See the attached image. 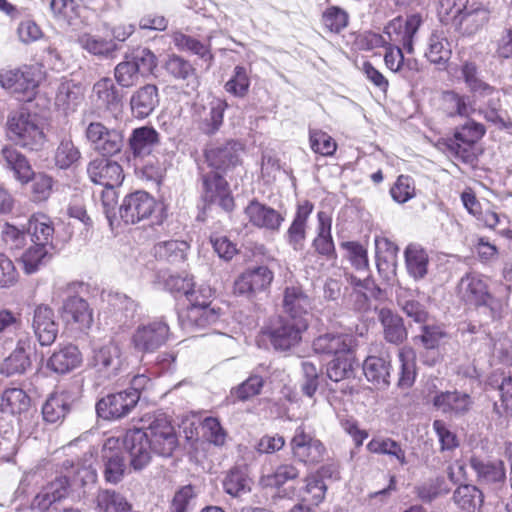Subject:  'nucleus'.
Here are the masks:
<instances>
[{
    "label": "nucleus",
    "instance_id": "obj_28",
    "mask_svg": "<svg viewBox=\"0 0 512 512\" xmlns=\"http://www.w3.org/2000/svg\"><path fill=\"white\" fill-rule=\"evenodd\" d=\"M313 209L314 205L307 200L297 205L293 221L286 232L287 243L294 251H301L304 248L307 221Z\"/></svg>",
    "mask_w": 512,
    "mask_h": 512
},
{
    "label": "nucleus",
    "instance_id": "obj_32",
    "mask_svg": "<svg viewBox=\"0 0 512 512\" xmlns=\"http://www.w3.org/2000/svg\"><path fill=\"white\" fill-rule=\"evenodd\" d=\"M69 486V480L66 476H57L34 497L32 507L40 511L47 510L53 503L67 496Z\"/></svg>",
    "mask_w": 512,
    "mask_h": 512
},
{
    "label": "nucleus",
    "instance_id": "obj_20",
    "mask_svg": "<svg viewBox=\"0 0 512 512\" xmlns=\"http://www.w3.org/2000/svg\"><path fill=\"white\" fill-rule=\"evenodd\" d=\"M87 174L90 180L104 187H117L124 180L123 169L115 161L96 158L88 163Z\"/></svg>",
    "mask_w": 512,
    "mask_h": 512
},
{
    "label": "nucleus",
    "instance_id": "obj_53",
    "mask_svg": "<svg viewBox=\"0 0 512 512\" xmlns=\"http://www.w3.org/2000/svg\"><path fill=\"white\" fill-rule=\"evenodd\" d=\"M173 41L179 50L190 51L204 60L212 59L209 45L202 43L189 35L177 32L173 36Z\"/></svg>",
    "mask_w": 512,
    "mask_h": 512
},
{
    "label": "nucleus",
    "instance_id": "obj_27",
    "mask_svg": "<svg viewBox=\"0 0 512 512\" xmlns=\"http://www.w3.org/2000/svg\"><path fill=\"white\" fill-rule=\"evenodd\" d=\"M21 333H29L23 328L21 314L8 308L0 309V354L11 350Z\"/></svg>",
    "mask_w": 512,
    "mask_h": 512
},
{
    "label": "nucleus",
    "instance_id": "obj_47",
    "mask_svg": "<svg viewBox=\"0 0 512 512\" xmlns=\"http://www.w3.org/2000/svg\"><path fill=\"white\" fill-rule=\"evenodd\" d=\"M363 373L369 382L389 384V364L383 358L367 357L363 364Z\"/></svg>",
    "mask_w": 512,
    "mask_h": 512
},
{
    "label": "nucleus",
    "instance_id": "obj_64",
    "mask_svg": "<svg viewBox=\"0 0 512 512\" xmlns=\"http://www.w3.org/2000/svg\"><path fill=\"white\" fill-rule=\"evenodd\" d=\"M414 351L411 347H403L399 351L401 373L398 384H413L416 378Z\"/></svg>",
    "mask_w": 512,
    "mask_h": 512
},
{
    "label": "nucleus",
    "instance_id": "obj_3",
    "mask_svg": "<svg viewBox=\"0 0 512 512\" xmlns=\"http://www.w3.org/2000/svg\"><path fill=\"white\" fill-rule=\"evenodd\" d=\"M308 327V324H303L301 321L277 316L270 320L264 328L263 334L269 339L275 350L288 351L301 343L303 333Z\"/></svg>",
    "mask_w": 512,
    "mask_h": 512
},
{
    "label": "nucleus",
    "instance_id": "obj_7",
    "mask_svg": "<svg viewBox=\"0 0 512 512\" xmlns=\"http://www.w3.org/2000/svg\"><path fill=\"white\" fill-rule=\"evenodd\" d=\"M140 398L138 389L133 386L115 394H110L96 404L99 417L112 420L126 416L135 407Z\"/></svg>",
    "mask_w": 512,
    "mask_h": 512
},
{
    "label": "nucleus",
    "instance_id": "obj_61",
    "mask_svg": "<svg viewBox=\"0 0 512 512\" xmlns=\"http://www.w3.org/2000/svg\"><path fill=\"white\" fill-rule=\"evenodd\" d=\"M433 430L438 438L441 452L454 451L459 447L460 442L457 435L450 430L443 420H434Z\"/></svg>",
    "mask_w": 512,
    "mask_h": 512
},
{
    "label": "nucleus",
    "instance_id": "obj_46",
    "mask_svg": "<svg viewBox=\"0 0 512 512\" xmlns=\"http://www.w3.org/2000/svg\"><path fill=\"white\" fill-rule=\"evenodd\" d=\"M455 503L467 512H474L483 502L482 492L473 485L458 487L453 495Z\"/></svg>",
    "mask_w": 512,
    "mask_h": 512
},
{
    "label": "nucleus",
    "instance_id": "obj_2",
    "mask_svg": "<svg viewBox=\"0 0 512 512\" xmlns=\"http://www.w3.org/2000/svg\"><path fill=\"white\" fill-rule=\"evenodd\" d=\"M8 135L16 144L30 150H39L46 137L36 114L21 109L12 112L7 120Z\"/></svg>",
    "mask_w": 512,
    "mask_h": 512
},
{
    "label": "nucleus",
    "instance_id": "obj_24",
    "mask_svg": "<svg viewBox=\"0 0 512 512\" xmlns=\"http://www.w3.org/2000/svg\"><path fill=\"white\" fill-rule=\"evenodd\" d=\"M227 103L221 99H213L207 105H195V117L199 129L208 135L216 133L223 123Z\"/></svg>",
    "mask_w": 512,
    "mask_h": 512
},
{
    "label": "nucleus",
    "instance_id": "obj_5",
    "mask_svg": "<svg viewBox=\"0 0 512 512\" xmlns=\"http://www.w3.org/2000/svg\"><path fill=\"white\" fill-rule=\"evenodd\" d=\"M13 350L0 365V372L7 376L23 374L32 364L36 354V342L30 333H21L14 342Z\"/></svg>",
    "mask_w": 512,
    "mask_h": 512
},
{
    "label": "nucleus",
    "instance_id": "obj_11",
    "mask_svg": "<svg viewBox=\"0 0 512 512\" xmlns=\"http://www.w3.org/2000/svg\"><path fill=\"white\" fill-rule=\"evenodd\" d=\"M156 200L145 191H136L122 201L119 208L121 219L126 224H136L148 219L155 211Z\"/></svg>",
    "mask_w": 512,
    "mask_h": 512
},
{
    "label": "nucleus",
    "instance_id": "obj_45",
    "mask_svg": "<svg viewBox=\"0 0 512 512\" xmlns=\"http://www.w3.org/2000/svg\"><path fill=\"white\" fill-rule=\"evenodd\" d=\"M93 94L96 96L99 106L106 109H113L121 101L118 90L109 78L97 81L93 86Z\"/></svg>",
    "mask_w": 512,
    "mask_h": 512
},
{
    "label": "nucleus",
    "instance_id": "obj_40",
    "mask_svg": "<svg viewBox=\"0 0 512 512\" xmlns=\"http://www.w3.org/2000/svg\"><path fill=\"white\" fill-rule=\"evenodd\" d=\"M433 404L443 413L461 414L468 411L471 400L468 394L455 390L435 396Z\"/></svg>",
    "mask_w": 512,
    "mask_h": 512
},
{
    "label": "nucleus",
    "instance_id": "obj_56",
    "mask_svg": "<svg viewBox=\"0 0 512 512\" xmlns=\"http://www.w3.org/2000/svg\"><path fill=\"white\" fill-rule=\"evenodd\" d=\"M251 480L240 469H232L226 476L223 486L226 493L231 496H239L250 491Z\"/></svg>",
    "mask_w": 512,
    "mask_h": 512
},
{
    "label": "nucleus",
    "instance_id": "obj_43",
    "mask_svg": "<svg viewBox=\"0 0 512 512\" xmlns=\"http://www.w3.org/2000/svg\"><path fill=\"white\" fill-rule=\"evenodd\" d=\"M28 232L34 244L49 246L52 243L54 228L44 214L33 215L28 222Z\"/></svg>",
    "mask_w": 512,
    "mask_h": 512
},
{
    "label": "nucleus",
    "instance_id": "obj_6",
    "mask_svg": "<svg viewBox=\"0 0 512 512\" xmlns=\"http://www.w3.org/2000/svg\"><path fill=\"white\" fill-rule=\"evenodd\" d=\"M169 336L168 324L162 320H155L138 326L132 334L131 343L138 352L152 353L162 347Z\"/></svg>",
    "mask_w": 512,
    "mask_h": 512
},
{
    "label": "nucleus",
    "instance_id": "obj_31",
    "mask_svg": "<svg viewBox=\"0 0 512 512\" xmlns=\"http://www.w3.org/2000/svg\"><path fill=\"white\" fill-rule=\"evenodd\" d=\"M82 362V355L79 349L73 344L60 346L47 360V368L56 374L64 375Z\"/></svg>",
    "mask_w": 512,
    "mask_h": 512
},
{
    "label": "nucleus",
    "instance_id": "obj_57",
    "mask_svg": "<svg viewBox=\"0 0 512 512\" xmlns=\"http://www.w3.org/2000/svg\"><path fill=\"white\" fill-rule=\"evenodd\" d=\"M68 410V403L62 395L52 394L42 408V414L45 421L55 423L64 418Z\"/></svg>",
    "mask_w": 512,
    "mask_h": 512
},
{
    "label": "nucleus",
    "instance_id": "obj_30",
    "mask_svg": "<svg viewBox=\"0 0 512 512\" xmlns=\"http://www.w3.org/2000/svg\"><path fill=\"white\" fill-rule=\"evenodd\" d=\"M159 143V133L151 126H142L132 131L128 139V148L134 158H144L150 155Z\"/></svg>",
    "mask_w": 512,
    "mask_h": 512
},
{
    "label": "nucleus",
    "instance_id": "obj_55",
    "mask_svg": "<svg viewBox=\"0 0 512 512\" xmlns=\"http://www.w3.org/2000/svg\"><path fill=\"white\" fill-rule=\"evenodd\" d=\"M80 158L81 153L72 140L68 138L62 139L55 152L56 165L61 169H67Z\"/></svg>",
    "mask_w": 512,
    "mask_h": 512
},
{
    "label": "nucleus",
    "instance_id": "obj_34",
    "mask_svg": "<svg viewBox=\"0 0 512 512\" xmlns=\"http://www.w3.org/2000/svg\"><path fill=\"white\" fill-rule=\"evenodd\" d=\"M470 466L482 483H502L506 479L505 466L501 460H488L474 456L470 459Z\"/></svg>",
    "mask_w": 512,
    "mask_h": 512
},
{
    "label": "nucleus",
    "instance_id": "obj_41",
    "mask_svg": "<svg viewBox=\"0 0 512 512\" xmlns=\"http://www.w3.org/2000/svg\"><path fill=\"white\" fill-rule=\"evenodd\" d=\"M189 244L182 240H168L154 246V255L159 260L177 264L185 261Z\"/></svg>",
    "mask_w": 512,
    "mask_h": 512
},
{
    "label": "nucleus",
    "instance_id": "obj_13",
    "mask_svg": "<svg viewBox=\"0 0 512 512\" xmlns=\"http://www.w3.org/2000/svg\"><path fill=\"white\" fill-rule=\"evenodd\" d=\"M31 328L40 346H51L59 333V322L54 310L45 304L36 306L31 319Z\"/></svg>",
    "mask_w": 512,
    "mask_h": 512
},
{
    "label": "nucleus",
    "instance_id": "obj_17",
    "mask_svg": "<svg viewBox=\"0 0 512 512\" xmlns=\"http://www.w3.org/2000/svg\"><path fill=\"white\" fill-rule=\"evenodd\" d=\"M219 317L220 310L206 302H194L178 316L181 327L188 332L215 324Z\"/></svg>",
    "mask_w": 512,
    "mask_h": 512
},
{
    "label": "nucleus",
    "instance_id": "obj_37",
    "mask_svg": "<svg viewBox=\"0 0 512 512\" xmlns=\"http://www.w3.org/2000/svg\"><path fill=\"white\" fill-rule=\"evenodd\" d=\"M1 156L6 166L14 172L15 177L19 181L27 183L32 179L34 172L28 160L15 147H3L1 150Z\"/></svg>",
    "mask_w": 512,
    "mask_h": 512
},
{
    "label": "nucleus",
    "instance_id": "obj_35",
    "mask_svg": "<svg viewBox=\"0 0 512 512\" xmlns=\"http://www.w3.org/2000/svg\"><path fill=\"white\" fill-rule=\"evenodd\" d=\"M404 257L409 276L416 281L424 279L430 262L426 250L419 244L411 243L405 248Z\"/></svg>",
    "mask_w": 512,
    "mask_h": 512
},
{
    "label": "nucleus",
    "instance_id": "obj_50",
    "mask_svg": "<svg viewBox=\"0 0 512 512\" xmlns=\"http://www.w3.org/2000/svg\"><path fill=\"white\" fill-rule=\"evenodd\" d=\"M164 69L173 78L178 80L194 79L196 70L186 59L178 55H170L164 63Z\"/></svg>",
    "mask_w": 512,
    "mask_h": 512
},
{
    "label": "nucleus",
    "instance_id": "obj_59",
    "mask_svg": "<svg viewBox=\"0 0 512 512\" xmlns=\"http://www.w3.org/2000/svg\"><path fill=\"white\" fill-rule=\"evenodd\" d=\"M250 87V78L243 66H236L232 78L226 82L225 90L236 97L243 98L247 95Z\"/></svg>",
    "mask_w": 512,
    "mask_h": 512
},
{
    "label": "nucleus",
    "instance_id": "obj_12",
    "mask_svg": "<svg viewBox=\"0 0 512 512\" xmlns=\"http://www.w3.org/2000/svg\"><path fill=\"white\" fill-rule=\"evenodd\" d=\"M274 279V272L267 266L260 265L246 269L234 282V293L251 297L266 291Z\"/></svg>",
    "mask_w": 512,
    "mask_h": 512
},
{
    "label": "nucleus",
    "instance_id": "obj_58",
    "mask_svg": "<svg viewBox=\"0 0 512 512\" xmlns=\"http://www.w3.org/2000/svg\"><path fill=\"white\" fill-rule=\"evenodd\" d=\"M348 18L345 10L330 6L322 14V23L330 32L339 33L348 25Z\"/></svg>",
    "mask_w": 512,
    "mask_h": 512
},
{
    "label": "nucleus",
    "instance_id": "obj_19",
    "mask_svg": "<svg viewBox=\"0 0 512 512\" xmlns=\"http://www.w3.org/2000/svg\"><path fill=\"white\" fill-rule=\"evenodd\" d=\"M122 442L119 438L109 437L105 440L102 449L104 461V477L109 483L116 484L124 476L125 463L122 456Z\"/></svg>",
    "mask_w": 512,
    "mask_h": 512
},
{
    "label": "nucleus",
    "instance_id": "obj_36",
    "mask_svg": "<svg viewBox=\"0 0 512 512\" xmlns=\"http://www.w3.org/2000/svg\"><path fill=\"white\" fill-rule=\"evenodd\" d=\"M317 219V236L313 240L312 246L318 254L332 259L335 257V246L331 236V217L328 213L319 211Z\"/></svg>",
    "mask_w": 512,
    "mask_h": 512
},
{
    "label": "nucleus",
    "instance_id": "obj_18",
    "mask_svg": "<svg viewBox=\"0 0 512 512\" xmlns=\"http://www.w3.org/2000/svg\"><path fill=\"white\" fill-rule=\"evenodd\" d=\"M290 446L293 456L303 463L315 464L324 457V445L320 440L306 433L302 426L296 428Z\"/></svg>",
    "mask_w": 512,
    "mask_h": 512
},
{
    "label": "nucleus",
    "instance_id": "obj_16",
    "mask_svg": "<svg viewBox=\"0 0 512 512\" xmlns=\"http://www.w3.org/2000/svg\"><path fill=\"white\" fill-rule=\"evenodd\" d=\"M122 365L121 349L118 344L109 342L94 351L91 368L99 380L109 381L117 375Z\"/></svg>",
    "mask_w": 512,
    "mask_h": 512
},
{
    "label": "nucleus",
    "instance_id": "obj_14",
    "mask_svg": "<svg viewBox=\"0 0 512 512\" xmlns=\"http://www.w3.org/2000/svg\"><path fill=\"white\" fill-rule=\"evenodd\" d=\"M202 197L209 204H217L225 211H232L234 198L228 182L219 172H206L202 175Z\"/></svg>",
    "mask_w": 512,
    "mask_h": 512
},
{
    "label": "nucleus",
    "instance_id": "obj_25",
    "mask_svg": "<svg viewBox=\"0 0 512 512\" xmlns=\"http://www.w3.org/2000/svg\"><path fill=\"white\" fill-rule=\"evenodd\" d=\"M353 337L342 333H326L313 341V350L317 354H325L340 358L352 352Z\"/></svg>",
    "mask_w": 512,
    "mask_h": 512
},
{
    "label": "nucleus",
    "instance_id": "obj_39",
    "mask_svg": "<svg viewBox=\"0 0 512 512\" xmlns=\"http://www.w3.org/2000/svg\"><path fill=\"white\" fill-rule=\"evenodd\" d=\"M77 43L88 53L99 57H110L118 50V45L114 40L87 32L78 36Z\"/></svg>",
    "mask_w": 512,
    "mask_h": 512
},
{
    "label": "nucleus",
    "instance_id": "obj_38",
    "mask_svg": "<svg viewBox=\"0 0 512 512\" xmlns=\"http://www.w3.org/2000/svg\"><path fill=\"white\" fill-rule=\"evenodd\" d=\"M83 97L80 86L71 81H64L58 86L55 105L65 114H69L76 111Z\"/></svg>",
    "mask_w": 512,
    "mask_h": 512
},
{
    "label": "nucleus",
    "instance_id": "obj_63",
    "mask_svg": "<svg viewBox=\"0 0 512 512\" xmlns=\"http://www.w3.org/2000/svg\"><path fill=\"white\" fill-rule=\"evenodd\" d=\"M311 149L323 156H332L337 148L336 142L326 132L321 130H310Z\"/></svg>",
    "mask_w": 512,
    "mask_h": 512
},
{
    "label": "nucleus",
    "instance_id": "obj_62",
    "mask_svg": "<svg viewBox=\"0 0 512 512\" xmlns=\"http://www.w3.org/2000/svg\"><path fill=\"white\" fill-rule=\"evenodd\" d=\"M115 79L122 87H132L139 82L141 73L128 57L120 62L114 71Z\"/></svg>",
    "mask_w": 512,
    "mask_h": 512
},
{
    "label": "nucleus",
    "instance_id": "obj_23",
    "mask_svg": "<svg viewBox=\"0 0 512 512\" xmlns=\"http://www.w3.org/2000/svg\"><path fill=\"white\" fill-rule=\"evenodd\" d=\"M244 214L254 227L272 232L278 231L284 221V217L277 210L255 199L245 207Z\"/></svg>",
    "mask_w": 512,
    "mask_h": 512
},
{
    "label": "nucleus",
    "instance_id": "obj_42",
    "mask_svg": "<svg viewBox=\"0 0 512 512\" xmlns=\"http://www.w3.org/2000/svg\"><path fill=\"white\" fill-rule=\"evenodd\" d=\"M425 57L435 65L445 66L451 57V48L448 40L440 33L430 35Z\"/></svg>",
    "mask_w": 512,
    "mask_h": 512
},
{
    "label": "nucleus",
    "instance_id": "obj_26",
    "mask_svg": "<svg viewBox=\"0 0 512 512\" xmlns=\"http://www.w3.org/2000/svg\"><path fill=\"white\" fill-rule=\"evenodd\" d=\"M160 102L159 90L155 84H146L135 90L130 97V109L136 119L149 117Z\"/></svg>",
    "mask_w": 512,
    "mask_h": 512
},
{
    "label": "nucleus",
    "instance_id": "obj_54",
    "mask_svg": "<svg viewBox=\"0 0 512 512\" xmlns=\"http://www.w3.org/2000/svg\"><path fill=\"white\" fill-rule=\"evenodd\" d=\"M326 489V485L318 475H311L306 478L300 496L303 502L318 505L325 498Z\"/></svg>",
    "mask_w": 512,
    "mask_h": 512
},
{
    "label": "nucleus",
    "instance_id": "obj_10",
    "mask_svg": "<svg viewBox=\"0 0 512 512\" xmlns=\"http://www.w3.org/2000/svg\"><path fill=\"white\" fill-rule=\"evenodd\" d=\"M490 19L489 9L478 2H469L458 10L452 19V26L462 35H474L481 30Z\"/></svg>",
    "mask_w": 512,
    "mask_h": 512
},
{
    "label": "nucleus",
    "instance_id": "obj_8",
    "mask_svg": "<svg viewBox=\"0 0 512 512\" xmlns=\"http://www.w3.org/2000/svg\"><path fill=\"white\" fill-rule=\"evenodd\" d=\"M281 306L285 317L309 325L313 299L301 285H289L284 288Z\"/></svg>",
    "mask_w": 512,
    "mask_h": 512
},
{
    "label": "nucleus",
    "instance_id": "obj_21",
    "mask_svg": "<svg viewBox=\"0 0 512 512\" xmlns=\"http://www.w3.org/2000/svg\"><path fill=\"white\" fill-rule=\"evenodd\" d=\"M240 145L235 141L212 144L205 150V158L212 172L220 174L234 167L239 161Z\"/></svg>",
    "mask_w": 512,
    "mask_h": 512
},
{
    "label": "nucleus",
    "instance_id": "obj_15",
    "mask_svg": "<svg viewBox=\"0 0 512 512\" xmlns=\"http://www.w3.org/2000/svg\"><path fill=\"white\" fill-rule=\"evenodd\" d=\"M0 85L11 93L22 96L23 100H31L38 86V80L30 67L0 71Z\"/></svg>",
    "mask_w": 512,
    "mask_h": 512
},
{
    "label": "nucleus",
    "instance_id": "obj_29",
    "mask_svg": "<svg viewBox=\"0 0 512 512\" xmlns=\"http://www.w3.org/2000/svg\"><path fill=\"white\" fill-rule=\"evenodd\" d=\"M421 17L418 14L410 15L403 25L400 20L390 22L385 28V34L389 40L402 45L408 53L413 52V39L421 25Z\"/></svg>",
    "mask_w": 512,
    "mask_h": 512
},
{
    "label": "nucleus",
    "instance_id": "obj_22",
    "mask_svg": "<svg viewBox=\"0 0 512 512\" xmlns=\"http://www.w3.org/2000/svg\"><path fill=\"white\" fill-rule=\"evenodd\" d=\"M458 294L466 304L474 306H487L492 300L486 282L477 274H467L461 278Z\"/></svg>",
    "mask_w": 512,
    "mask_h": 512
},
{
    "label": "nucleus",
    "instance_id": "obj_4",
    "mask_svg": "<svg viewBox=\"0 0 512 512\" xmlns=\"http://www.w3.org/2000/svg\"><path fill=\"white\" fill-rule=\"evenodd\" d=\"M76 286L80 284L68 283L58 288L60 295L67 294L59 311L68 323L76 324L80 330H88L93 324V311L84 298L69 294Z\"/></svg>",
    "mask_w": 512,
    "mask_h": 512
},
{
    "label": "nucleus",
    "instance_id": "obj_52",
    "mask_svg": "<svg viewBox=\"0 0 512 512\" xmlns=\"http://www.w3.org/2000/svg\"><path fill=\"white\" fill-rule=\"evenodd\" d=\"M203 438L216 447H223L226 444L228 433L215 417H206L201 422Z\"/></svg>",
    "mask_w": 512,
    "mask_h": 512
},
{
    "label": "nucleus",
    "instance_id": "obj_9",
    "mask_svg": "<svg viewBox=\"0 0 512 512\" xmlns=\"http://www.w3.org/2000/svg\"><path fill=\"white\" fill-rule=\"evenodd\" d=\"M86 138L95 151L106 157L118 154L124 144L121 131L108 129L100 122H91L88 125Z\"/></svg>",
    "mask_w": 512,
    "mask_h": 512
},
{
    "label": "nucleus",
    "instance_id": "obj_49",
    "mask_svg": "<svg viewBox=\"0 0 512 512\" xmlns=\"http://www.w3.org/2000/svg\"><path fill=\"white\" fill-rule=\"evenodd\" d=\"M461 76L469 89L479 95H491L495 88L478 77V68L473 62H465L461 67Z\"/></svg>",
    "mask_w": 512,
    "mask_h": 512
},
{
    "label": "nucleus",
    "instance_id": "obj_51",
    "mask_svg": "<svg viewBox=\"0 0 512 512\" xmlns=\"http://www.w3.org/2000/svg\"><path fill=\"white\" fill-rule=\"evenodd\" d=\"M442 101L443 109L448 116H468L472 111L469 98L454 91L444 92Z\"/></svg>",
    "mask_w": 512,
    "mask_h": 512
},
{
    "label": "nucleus",
    "instance_id": "obj_60",
    "mask_svg": "<svg viewBox=\"0 0 512 512\" xmlns=\"http://www.w3.org/2000/svg\"><path fill=\"white\" fill-rule=\"evenodd\" d=\"M327 376L336 383L351 379L354 370L349 355L333 359L327 368Z\"/></svg>",
    "mask_w": 512,
    "mask_h": 512
},
{
    "label": "nucleus",
    "instance_id": "obj_33",
    "mask_svg": "<svg viewBox=\"0 0 512 512\" xmlns=\"http://www.w3.org/2000/svg\"><path fill=\"white\" fill-rule=\"evenodd\" d=\"M378 320L383 328L384 339L394 345H400L407 339V329L403 319L390 309L382 308L378 312Z\"/></svg>",
    "mask_w": 512,
    "mask_h": 512
},
{
    "label": "nucleus",
    "instance_id": "obj_1",
    "mask_svg": "<svg viewBox=\"0 0 512 512\" xmlns=\"http://www.w3.org/2000/svg\"><path fill=\"white\" fill-rule=\"evenodd\" d=\"M140 422L141 427L129 430L124 438V446L135 470H141L150 463L152 452L168 457L178 445L175 429L164 413H147Z\"/></svg>",
    "mask_w": 512,
    "mask_h": 512
},
{
    "label": "nucleus",
    "instance_id": "obj_44",
    "mask_svg": "<svg viewBox=\"0 0 512 512\" xmlns=\"http://www.w3.org/2000/svg\"><path fill=\"white\" fill-rule=\"evenodd\" d=\"M30 397L18 387H12L4 391L1 399V410L6 413L20 414L30 407Z\"/></svg>",
    "mask_w": 512,
    "mask_h": 512
},
{
    "label": "nucleus",
    "instance_id": "obj_48",
    "mask_svg": "<svg viewBox=\"0 0 512 512\" xmlns=\"http://www.w3.org/2000/svg\"><path fill=\"white\" fill-rule=\"evenodd\" d=\"M367 449L371 453L384 454L394 457L401 465H406L407 460L405 451L401 445L391 438H373L368 444Z\"/></svg>",
    "mask_w": 512,
    "mask_h": 512
}]
</instances>
